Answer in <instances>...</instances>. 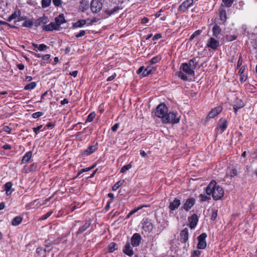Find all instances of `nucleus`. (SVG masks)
<instances>
[{"instance_id": "nucleus-8", "label": "nucleus", "mask_w": 257, "mask_h": 257, "mask_svg": "<svg viewBox=\"0 0 257 257\" xmlns=\"http://www.w3.org/2000/svg\"><path fill=\"white\" fill-rule=\"evenodd\" d=\"M195 199L193 198H188L182 206V208L185 211H189L195 203Z\"/></svg>"}, {"instance_id": "nucleus-32", "label": "nucleus", "mask_w": 257, "mask_h": 257, "mask_svg": "<svg viewBox=\"0 0 257 257\" xmlns=\"http://www.w3.org/2000/svg\"><path fill=\"white\" fill-rule=\"evenodd\" d=\"M36 83L35 82H31L30 83L27 84L25 86L24 89L25 90H31L34 89L36 86Z\"/></svg>"}, {"instance_id": "nucleus-50", "label": "nucleus", "mask_w": 257, "mask_h": 257, "mask_svg": "<svg viewBox=\"0 0 257 257\" xmlns=\"http://www.w3.org/2000/svg\"><path fill=\"white\" fill-rule=\"evenodd\" d=\"M17 17V14L16 12L13 13L8 19L9 22L12 21L13 20L15 19Z\"/></svg>"}, {"instance_id": "nucleus-33", "label": "nucleus", "mask_w": 257, "mask_h": 257, "mask_svg": "<svg viewBox=\"0 0 257 257\" xmlns=\"http://www.w3.org/2000/svg\"><path fill=\"white\" fill-rule=\"evenodd\" d=\"M108 251L110 252H112L115 250L117 249V244L114 242L111 243L108 248Z\"/></svg>"}, {"instance_id": "nucleus-47", "label": "nucleus", "mask_w": 257, "mask_h": 257, "mask_svg": "<svg viewBox=\"0 0 257 257\" xmlns=\"http://www.w3.org/2000/svg\"><path fill=\"white\" fill-rule=\"evenodd\" d=\"M95 117V113H89L86 122H91Z\"/></svg>"}, {"instance_id": "nucleus-3", "label": "nucleus", "mask_w": 257, "mask_h": 257, "mask_svg": "<svg viewBox=\"0 0 257 257\" xmlns=\"http://www.w3.org/2000/svg\"><path fill=\"white\" fill-rule=\"evenodd\" d=\"M102 8V3L100 0H92L90 3V9L93 13H97Z\"/></svg>"}, {"instance_id": "nucleus-63", "label": "nucleus", "mask_w": 257, "mask_h": 257, "mask_svg": "<svg viewBox=\"0 0 257 257\" xmlns=\"http://www.w3.org/2000/svg\"><path fill=\"white\" fill-rule=\"evenodd\" d=\"M50 58V55H49V54H46L42 56V59L45 61L49 59Z\"/></svg>"}, {"instance_id": "nucleus-7", "label": "nucleus", "mask_w": 257, "mask_h": 257, "mask_svg": "<svg viewBox=\"0 0 257 257\" xmlns=\"http://www.w3.org/2000/svg\"><path fill=\"white\" fill-rule=\"evenodd\" d=\"M219 46V41L216 40L213 37L210 38L207 42L206 46L208 48H210L212 50H216L218 47Z\"/></svg>"}, {"instance_id": "nucleus-13", "label": "nucleus", "mask_w": 257, "mask_h": 257, "mask_svg": "<svg viewBox=\"0 0 257 257\" xmlns=\"http://www.w3.org/2000/svg\"><path fill=\"white\" fill-rule=\"evenodd\" d=\"M189 226L191 228H194L197 224L198 219L196 214H193L190 217H189Z\"/></svg>"}, {"instance_id": "nucleus-11", "label": "nucleus", "mask_w": 257, "mask_h": 257, "mask_svg": "<svg viewBox=\"0 0 257 257\" xmlns=\"http://www.w3.org/2000/svg\"><path fill=\"white\" fill-rule=\"evenodd\" d=\"M181 205V201L180 199L176 198L173 201L170 202V204L169 206V208L170 209V212L171 211L175 210L176 209L178 208V207Z\"/></svg>"}, {"instance_id": "nucleus-5", "label": "nucleus", "mask_w": 257, "mask_h": 257, "mask_svg": "<svg viewBox=\"0 0 257 257\" xmlns=\"http://www.w3.org/2000/svg\"><path fill=\"white\" fill-rule=\"evenodd\" d=\"M207 234L205 233H202L198 237V243L197 248L198 249H204L206 247V242L205 239Z\"/></svg>"}, {"instance_id": "nucleus-28", "label": "nucleus", "mask_w": 257, "mask_h": 257, "mask_svg": "<svg viewBox=\"0 0 257 257\" xmlns=\"http://www.w3.org/2000/svg\"><path fill=\"white\" fill-rule=\"evenodd\" d=\"M86 23L85 20H80L73 24V27L75 28H81Z\"/></svg>"}, {"instance_id": "nucleus-21", "label": "nucleus", "mask_w": 257, "mask_h": 257, "mask_svg": "<svg viewBox=\"0 0 257 257\" xmlns=\"http://www.w3.org/2000/svg\"><path fill=\"white\" fill-rule=\"evenodd\" d=\"M167 107L164 103H161L157 106L155 112H167Z\"/></svg>"}, {"instance_id": "nucleus-43", "label": "nucleus", "mask_w": 257, "mask_h": 257, "mask_svg": "<svg viewBox=\"0 0 257 257\" xmlns=\"http://www.w3.org/2000/svg\"><path fill=\"white\" fill-rule=\"evenodd\" d=\"M239 101H240V104H239L238 106L234 105L233 106V110H234V112H236V111H237V110L239 108H242L244 105L243 102L240 100Z\"/></svg>"}, {"instance_id": "nucleus-2", "label": "nucleus", "mask_w": 257, "mask_h": 257, "mask_svg": "<svg viewBox=\"0 0 257 257\" xmlns=\"http://www.w3.org/2000/svg\"><path fill=\"white\" fill-rule=\"evenodd\" d=\"M155 115L160 118L162 121L165 123H178L180 118L179 113H155Z\"/></svg>"}, {"instance_id": "nucleus-57", "label": "nucleus", "mask_w": 257, "mask_h": 257, "mask_svg": "<svg viewBox=\"0 0 257 257\" xmlns=\"http://www.w3.org/2000/svg\"><path fill=\"white\" fill-rule=\"evenodd\" d=\"M245 70V66H241L239 70L238 74L240 75V74H244V72Z\"/></svg>"}, {"instance_id": "nucleus-30", "label": "nucleus", "mask_w": 257, "mask_h": 257, "mask_svg": "<svg viewBox=\"0 0 257 257\" xmlns=\"http://www.w3.org/2000/svg\"><path fill=\"white\" fill-rule=\"evenodd\" d=\"M124 180H119L117 182H116L112 187V190L113 191H116V190L118 189V188L120 187L122 184L123 183H124Z\"/></svg>"}, {"instance_id": "nucleus-17", "label": "nucleus", "mask_w": 257, "mask_h": 257, "mask_svg": "<svg viewBox=\"0 0 257 257\" xmlns=\"http://www.w3.org/2000/svg\"><path fill=\"white\" fill-rule=\"evenodd\" d=\"M212 32L213 36L218 38L221 32V29L218 25L215 24L212 28Z\"/></svg>"}, {"instance_id": "nucleus-54", "label": "nucleus", "mask_w": 257, "mask_h": 257, "mask_svg": "<svg viewBox=\"0 0 257 257\" xmlns=\"http://www.w3.org/2000/svg\"><path fill=\"white\" fill-rule=\"evenodd\" d=\"M116 76V73H114L111 76H110L109 77H108V78L107 79V81H112L115 78Z\"/></svg>"}, {"instance_id": "nucleus-37", "label": "nucleus", "mask_w": 257, "mask_h": 257, "mask_svg": "<svg viewBox=\"0 0 257 257\" xmlns=\"http://www.w3.org/2000/svg\"><path fill=\"white\" fill-rule=\"evenodd\" d=\"M233 1L234 0H222V2L224 3V6L227 8L230 7L233 3Z\"/></svg>"}, {"instance_id": "nucleus-40", "label": "nucleus", "mask_w": 257, "mask_h": 257, "mask_svg": "<svg viewBox=\"0 0 257 257\" xmlns=\"http://www.w3.org/2000/svg\"><path fill=\"white\" fill-rule=\"evenodd\" d=\"M132 167L131 164L123 166L120 169V173H124Z\"/></svg>"}, {"instance_id": "nucleus-48", "label": "nucleus", "mask_w": 257, "mask_h": 257, "mask_svg": "<svg viewBox=\"0 0 257 257\" xmlns=\"http://www.w3.org/2000/svg\"><path fill=\"white\" fill-rule=\"evenodd\" d=\"M33 26V23L31 21H25L23 23V26L31 28Z\"/></svg>"}, {"instance_id": "nucleus-56", "label": "nucleus", "mask_w": 257, "mask_h": 257, "mask_svg": "<svg viewBox=\"0 0 257 257\" xmlns=\"http://www.w3.org/2000/svg\"><path fill=\"white\" fill-rule=\"evenodd\" d=\"M119 123H116L115 124H114L111 127V130L113 131V132H116V130H117V128H118L119 127Z\"/></svg>"}, {"instance_id": "nucleus-10", "label": "nucleus", "mask_w": 257, "mask_h": 257, "mask_svg": "<svg viewBox=\"0 0 257 257\" xmlns=\"http://www.w3.org/2000/svg\"><path fill=\"white\" fill-rule=\"evenodd\" d=\"M227 126V120L225 118H221L218 122L217 129L220 133H222L226 128Z\"/></svg>"}, {"instance_id": "nucleus-45", "label": "nucleus", "mask_w": 257, "mask_h": 257, "mask_svg": "<svg viewBox=\"0 0 257 257\" xmlns=\"http://www.w3.org/2000/svg\"><path fill=\"white\" fill-rule=\"evenodd\" d=\"M201 254V251L197 249L194 250L192 252L191 256L192 257H199Z\"/></svg>"}, {"instance_id": "nucleus-58", "label": "nucleus", "mask_w": 257, "mask_h": 257, "mask_svg": "<svg viewBox=\"0 0 257 257\" xmlns=\"http://www.w3.org/2000/svg\"><path fill=\"white\" fill-rule=\"evenodd\" d=\"M93 167H94V166H93L91 167H89V168H86L85 169H81L80 172H79V174H80L81 173L84 172L89 171L91 170L92 168H93Z\"/></svg>"}, {"instance_id": "nucleus-61", "label": "nucleus", "mask_w": 257, "mask_h": 257, "mask_svg": "<svg viewBox=\"0 0 257 257\" xmlns=\"http://www.w3.org/2000/svg\"><path fill=\"white\" fill-rule=\"evenodd\" d=\"M4 131L10 134L12 131V129L8 126H5L4 127Z\"/></svg>"}, {"instance_id": "nucleus-59", "label": "nucleus", "mask_w": 257, "mask_h": 257, "mask_svg": "<svg viewBox=\"0 0 257 257\" xmlns=\"http://www.w3.org/2000/svg\"><path fill=\"white\" fill-rule=\"evenodd\" d=\"M42 126H43L42 125H41L40 126H38L37 127H34L33 128V131L36 133V134H37L38 133V132L42 127Z\"/></svg>"}, {"instance_id": "nucleus-36", "label": "nucleus", "mask_w": 257, "mask_h": 257, "mask_svg": "<svg viewBox=\"0 0 257 257\" xmlns=\"http://www.w3.org/2000/svg\"><path fill=\"white\" fill-rule=\"evenodd\" d=\"M51 0H42V7L46 8L49 7L51 4Z\"/></svg>"}, {"instance_id": "nucleus-6", "label": "nucleus", "mask_w": 257, "mask_h": 257, "mask_svg": "<svg viewBox=\"0 0 257 257\" xmlns=\"http://www.w3.org/2000/svg\"><path fill=\"white\" fill-rule=\"evenodd\" d=\"M193 4V0H186L183 2L178 8V11L181 13L185 12L189 7Z\"/></svg>"}, {"instance_id": "nucleus-62", "label": "nucleus", "mask_w": 257, "mask_h": 257, "mask_svg": "<svg viewBox=\"0 0 257 257\" xmlns=\"http://www.w3.org/2000/svg\"><path fill=\"white\" fill-rule=\"evenodd\" d=\"M242 60L241 58L240 57L238 60L236 68H239L242 64Z\"/></svg>"}, {"instance_id": "nucleus-18", "label": "nucleus", "mask_w": 257, "mask_h": 257, "mask_svg": "<svg viewBox=\"0 0 257 257\" xmlns=\"http://www.w3.org/2000/svg\"><path fill=\"white\" fill-rule=\"evenodd\" d=\"M97 149L95 145L90 146L82 153L83 155H89L94 152Z\"/></svg>"}, {"instance_id": "nucleus-38", "label": "nucleus", "mask_w": 257, "mask_h": 257, "mask_svg": "<svg viewBox=\"0 0 257 257\" xmlns=\"http://www.w3.org/2000/svg\"><path fill=\"white\" fill-rule=\"evenodd\" d=\"M218 210L215 209H213L212 211V214L211 216V220L214 221L216 219L217 216Z\"/></svg>"}, {"instance_id": "nucleus-19", "label": "nucleus", "mask_w": 257, "mask_h": 257, "mask_svg": "<svg viewBox=\"0 0 257 257\" xmlns=\"http://www.w3.org/2000/svg\"><path fill=\"white\" fill-rule=\"evenodd\" d=\"M91 223L89 221H86L84 224L78 229L77 234H81L86 231L90 226Z\"/></svg>"}, {"instance_id": "nucleus-44", "label": "nucleus", "mask_w": 257, "mask_h": 257, "mask_svg": "<svg viewBox=\"0 0 257 257\" xmlns=\"http://www.w3.org/2000/svg\"><path fill=\"white\" fill-rule=\"evenodd\" d=\"M222 110V108L220 106L214 107L210 112H221Z\"/></svg>"}, {"instance_id": "nucleus-27", "label": "nucleus", "mask_w": 257, "mask_h": 257, "mask_svg": "<svg viewBox=\"0 0 257 257\" xmlns=\"http://www.w3.org/2000/svg\"><path fill=\"white\" fill-rule=\"evenodd\" d=\"M219 17L220 20L224 23L227 19L226 12L224 9H221L219 11Z\"/></svg>"}, {"instance_id": "nucleus-64", "label": "nucleus", "mask_w": 257, "mask_h": 257, "mask_svg": "<svg viewBox=\"0 0 257 257\" xmlns=\"http://www.w3.org/2000/svg\"><path fill=\"white\" fill-rule=\"evenodd\" d=\"M149 22V19L147 18H144L142 19L141 23L143 24H145Z\"/></svg>"}, {"instance_id": "nucleus-60", "label": "nucleus", "mask_w": 257, "mask_h": 257, "mask_svg": "<svg viewBox=\"0 0 257 257\" xmlns=\"http://www.w3.org/2000/svg\"><path fill=\"white\" fill-rule=\"evenodd\" d=\"M37 165L35 163H33V164H32L30 166V170L31 171H35L36 168H37Z\"/></svg>"}, {"instance_id": "nucleus-39", "label": "nucleus", "mask_w": 257, "mask_h": 257, "mask_svg": "<svg viewBox=\"0 0 257 257\" xmlns=\"http://www.w3.org/2000/svg\"><path fill=\"white\" fill-rule=\"evenodd\" d=\"M202 33L201 30H198L196 31L191 36L190 38V40H192L195 37L200 35Z\"/></svg>"}, {"instance_id": "nucleus-31", "label": "nucleus", "mask_w": 257, "mask_h": 257, "mask_svg": "<svg viewBox=\"0 0 257 257\" xmlns=\"http://www.w3.org/2000/svg\"><path fill=\"white\" fill-rule=\"evenodd\" d=\"M120 9L119 7L116 6V7H115L114 8L111 9V10H109V9H107L105 10V13L106 14H107L109 16H110L111 15L114 14L115 12H116V11H117L118 10H119Z\"/></svg>"}, {"instance_id": "nucleus-23", "label": "nucleus", "mask_w": 257, "mask_h": 257, "mask_svg": "<svg viewBox=\"0 0 257 257\" xmlns=\"http://www.w3.org/2000/svg\"><path fill=\"white\" fill-rule=\"evenodd\" d=\"M32 156V153L31 151L27 152L25 155L23 156L22 160V163H27L29 162V161L30 160Z\"/></svg>"}, {"instance_id": "nucleus-12", "label": "nucleus", "mask_w": 257, "mask_h": 257, "mask_svg": "<svg viewBox=\"0 0 257 257\" xmlns=\"http://www.w3.org/2000/svg\"><path fill=\"white\" fill-rule=\"evenodd\" d=\"M141 240V236L139 233H135L131 238V243L133 246L139 245Z\"/></svg>"}, {"instance_id": "nucleus-52", "label": "nucleus", "mask_w": 257, "mask_h": 257, "mask_svg": "<svg viewBox=\"0 0 257 257\" xmlns=\"http://www.w3.org/2000/svg\"><path fill=\"white\" fill-rule=\"evenodd\" d=\"M86 31L84 30H81L80 32L76 35V37L77 38H80L85 35Z\"/></svg>"}, {"instance_id": "nucleus-25", "label": "nucleus", "mask_w": 257, "mask_h": 257, "mask_svg": "<svg viewBox=\"0 0 257 257\" xmlns=\"http://www.w3.org/2000/svg\"><path fill=\"white\" fill-rule=\"evenodd\" d=\"M48 18L44 16L40 18L37 20L36 22V26H41L42 25H44L47 23Z\"/></svg>"}, {"instance_id": "nucleus-15", "label": "nucleus", "mask_w": 257, "mask_h": 257, "mask_svg": "<svg viewBox=\"0 0 257 257\" xmlns=\"http://www.w3.org/2000/svg\"><path fill=\"white\" fill-rule=\"evenodd\" d=\"M65 22V18L63 14L60 15L55 19V23L57 27L59 29L60 25Z\"/></svg>"}, {"instance_id": "nucleus-35", "label": "nucleus", "mask_w": 257, "mask_h": 257, "mask_svg": "<svg viewBox=\"0 0 257 257\" xmlns=\"http://www.w3.org/2000/svg\"><path fill=\"white\" fill-rule=\"evenodd\" d=\"M161 59V57L160 56H157L156 57H153V58H152L150 61H149V62L153 64H155L158 62H159Z\"/></svg>"}, {"instance_id": "nucleus-42", "label": "nucleus", "mask_w": 257, "mask_h": 257, "mask_svg": "<svg viewBox=\"0 0 257 257\" xmlns=\"http://www.w3.org/2000/svg\"><path fill=\"white\" fill-rule=\"evenodd\" d=\"M199 198H200V201L201 202H205L210 199V197L207 196L204 194H200L199 195Z\"/></svg>"}, {"instance_id": "nucleus-9", "label": "nucleus", "mask_w": 257, "mask_h": 257, "mask_svg": "<svg viewBox=\"0 0 257 257\" xmlns=\"http://www.w3.org/2000/svg\"><path fill=\"white\" fill-rule=\"evenodd\" d=\"M180 69L182 70L183 72L187 75L190 76L194 75V70L188 66L187 63H182L181 65Z\"/></svg>"}, {"instance_id": "nucleus-49", "label": "nucleus", "mask_w": 257, "mask_h": 257, "mask_svg": "<svg viewBox=\"0 0 257 257\" xmlns=\"http://www.w3.org/2000/svg\"><path fill=\"white\" fill-rule=\"evenodd\" d=\"M53 213V211H50L48 212H47L45 215H43L41 218V220H45L47 218H48L50 216H51L52 215V214Z\"/></svg>"}, {"instance_id": "nucleus-24", "label": "nucleus", "mask_w": 257, "mask_h": 257, "mask_svg": "<svg viewBox=\"0 0 257 257\" xmlns=\"http://www.w3.org/2000/svg\"><path fill=\"white\" fill-rule=\"evenodd\" d=\"M12 183L11 182H7L5 184L4 187H5V190L6 191V193L7 195H10L12 192Z\"/></svg>"}, {"instance_id": "nucleus-1", "label": "nucleus", "mask_w": 257, "mask_h": 257, "mask_svg": "<svg viewBox=\"0 0 257 257\" xmlns=\"http://www.w3.org/2000/svg\"><path fill=\"white\" fill-rule=\"evenodd\" d=\"M206 193L208 195H211L214 200H218L223 196L224 190L214 180H212L206 189Z\"/></svg>"}, {"instance_id": "nucleus-29", "label": "nucleus", "mask_w": 257, "mask_h": 257, "mask_svg": "<svg viewBox=\"0 0 257 257\" xmlns=\"http://www.w3.org/2000/svg\"><path fill=\"white\" fill-rule=\"evenodd\" d=\"M155 71V69L151 66H148L146 68L144 69V70L142 73L143 76H147L150 74Z\"/></svg>"}, {"instance_id": "nucleus-41", "label": "nucleus", "mask_w": 257, "mask_h": 257, "mask_svg": "<svg viewBox=\"0 0 257 257\" xmlns=\"http://www.w3.org/2000/svg\"><path fill=\"white\" fill-rule=\"evenodd\" d=\"M178 77L180 78L181 79L183 80H187L188 79V77L186 75H185L183 72L179 71L178 72Z\"/></svg>"}, {"instance_id": "nucleus-16", "label": "nucleus", "mask_w": 257, "mask_h": 257, "mask_svg": "<svg viewBox=\"0 0 257 257\" xmlns=\"http://www.w3.org/2000/svg\"><path fill=\"white\" fill-rule=\"evenodd\" d=\"M123 251L125 254L130 256H131L133 255V251L131 246L130 243L128 242H127L125 245Z\"/></svg>"}, {"instance_id": "nucleus-53", "label": "nucleus", "mask_w": 257, "mask_h": 257, "mask_svg": "<svg viewBox=\"0 0 257 257\" xmlns=\"http://www.w3.org/2000/svg\"><path fill=\"white\" fill-rule=\"evenodd\" d=\"M240 81L241 82H244L245 81H246V79H247V76L244 74H240Z\"/></svg>"}, {"instance_id": "nucleus-22", "label": "nucleus", "mask_w": 257, "mask_h": 257, "mask_svg": "<svg viewBox=\"0 0 257 257\" xmlns=\"http://www.w3.org/2000/svg\"><path fill=\"white\" fill-rule=\"evenodd\" d=\"M198 61H197V59L196 58H193L191 59H190L188 63H187L188 66L191 67L192 69L195 70V69L196 68L197 65L198 64Z\"/></svg>"}, {"instance_id": "nucleus-26", "label": "nucleus", "mask_w": 257, "mask_h": 257, "mask_svg": "<svg viewBox=\"0 0 257 257\" xmlns=\"http://www.w3.org/2000/svg\"><path fill=\"white\" fill-rule=\"evenodd\" d=\"M22 217L19 216H17L14 217L12 220V224L13 226H17L22 222Z\"/></svg>"}, {"instance_id": "nucleus-55", "label": "nucleus", "mask_w": 257, "mask_h": 257, "mask_svg": "<svg viewBox=\"0 0 257 257\" xmlns=\"http://www.w3.org/2000/svg\"><path fill=\"white\" fill-rule=\"evenodd\" d=\"M226 39L229 41H232L236 39V36H234V35H231V36H227Z\"/></svg>"}, {"instance_id": "nucleus-4", "label": "nucleus", "mask_w": 257, "mask_h": 257, "mask_svg": "<svg viewBox=\"0 0 257 257\" xmlns=\"http://www.w3.org/2000/svg\"><path fill=\"white\" fill-rule=\"evenodd\" d=\"M142 229L146 232H151L153 228L151 220L148 218L144 219L142 221Z\"/></svg>"}, {"instance_id": "nucleus-20", "label": "nucleus", "mask_w": 257, "mask_h": 257, "mask_svg": "<svg viewBox=\"0 0 257 257\" xmlns=\"http://www.w3.org/2000/svg\"><path fill=\"white\" fill-rule=\"evenodd\" d=\"M58 28L56 26L55 23H51L50 24L45 26L43 28V30L44 31H51L54 30H58Z\"/></svg>"}, {"instance_id": "nucleus-14", "label": "nucleus", "mask_w": 257, "mask_h": 257, "mask_svg": "<svg viewBox=\"0 0 257 257\" xmlns=\"http://www.w3.org/2000/svg\"><path fill=\"white\" fill-rule=\"evenodd\" d=\"M180 236V241L184 243L186 242L188 239V229L185 228L181 230Z\"/></svg>"}, {"instance_id": "nucleus-34", "label": "nucleus", "mask_w": 257, "mask_h": 257, "mask_svg": "<svg viewBox=\"0 0 257 257\" xmlns=\"http://www.w3.org/2000/svg\"><path fill=\"white\" fill-rule=\"evenodd\" d=\"M80 6L83 8V10H87L89 7V3L87 0H83L80 2Z\"/></svg>"}, {"instance_id": "nucleus-46", "label": "nucleus", "mask_w": 257, "mask_h": 257, "mask_svg": "<svg viewBox=\"0 0 257 257\" xmlns=\"http://www.w3.org/2000/svg\"><path fill=\"white\" fill-rule=\"evenodd\" d=\"M49 47L45 45V44H40L39 46V47H38V50L40 51H45L46 50V49H48Z\"/></svg>"}, {"instance_id": "nucleus-51", "label": "nucleus", "mask_w": 257, "mask_h": 257, "mask_svg": "<svg viewBox=\"0 0 257 257\" xmlns=\"http://www.w3.org/2000/svg\"><path fill=\"white\" fill-rule=\"evenodd\" d=\"M52 2L54 6L56 7L60 6L62 4L61 0H52Z\"/></svg>"}]
</instances>
